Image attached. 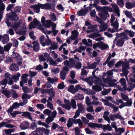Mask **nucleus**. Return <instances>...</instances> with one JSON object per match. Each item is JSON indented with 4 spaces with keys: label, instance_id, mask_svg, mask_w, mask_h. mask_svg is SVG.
<instances>
[{
    "label": "nucleus",
    "instance_id": "obj_1",
    "mask_svg": "<svg viewBox=\"0 0 135 135\" xmlns=\"http://www.w3.org/2000/svg\"><path fill=\"white\" fill-rule=\"evenodd\" d=\"M108 77L106 79L103 78V80L104 83H107L109 87H114L117 88H118L120 91H123V89L121 87L118 85L117 84L119 83L118 82L116 83H114L117 81V80L115 79H111L110 76L112 75L113 73L112 71L109 70L107 72Z\"/></svg>",
    "mask_w": 135,
    "mask_h": 135
},
{
    "label": "nucleus",
    "instance_id": "obj_2",
    "mask_svg": "<svg viewBox=\"0 0 135 135\" xmlns=\"http://www.w3.org/2000/svg\"><path fill=\"white\" fill-rule=\"evenodd\" d=\"M11 12H9L6 14V16L7 18L5 21V23L8 27H12L11 26V23L9 22V20L12 21H17L19 20L18 16L16 15L12 10L11 9Z\"/></svg>",
    "mask_w": 135,
    "mask_h": 135
},
{
    "label": "nucleus",
    "instance_id": "obj_3",
    "mask_svg": "<svg viewBox=\"0 0 135 135\" xmlns=\"http://www.w3.org/2000/svg\"><path fill=\"white\" fill-rule=\"evenodd\" d=\"M127 34H116V37L114 41V42L116 41L117 37H120V39L116 43V45L118 46H122L124 43V39L127 40L128 38L127 36Z\"/></svg>",
    "mask_w": 135,
    "mask_h": 135
},
{
    "label": "nucleus",
    "instance_id": "obj_4",
    "mask_svg": "<svg viewBox=\"0 0 135 135\" xmlns=\"http://www.w3.org/2000/svg\"><path fill=\"white\" fill-rule=\"evenodd\" d=\"M47 6L45 4H42L38 3L37 4H35L31 5L30 7L31 8H33L35 10H36V12L38 13L40 12V8L42 9L48 10L46 7Z\"/></svg>",
    "mask_w": 135,
    "mask_h": 135
},
{
    "label": "nucleus",
    "instance_id": "obj_5",
    "mask_svg": "<svg viewBox=\"0 0 135 135\" xmlns=\"http://www.w3.org/2000/svg\"><path fill=\"white\" fill-rule=\"evenodd\" d=\"M98 26L97 25H91L88 27L89 30L86 31L87 33L93 32L92 34H99V30H98Z\"/></svg>",
    "mask_w": 135,
    "mask_h": 135
},
{
    "label": "nucleus",
    "instance_id": "obj_6",
    "mask_svg": "<svg viewBox=\"0 0 135 135\" xmlns=\"http://www.w3.org/2000/svg\"><path fill=\"white\" fill-rule=\"evenodd\" d=\"M111 58V54H109V56L108 57L105 61L103 64V65H105L107 64L109 68H111L112 66L114 65L116 60L113 59L110 61Z\"/></svg>",
    "mask_w": 135,
    "mask_h": 135
},
{
    "label": "nucleus",
    "instance_id": "obj_7",
    "mask_svg": "<svg viewBox=\"0 0 135 135\" xmlns=\"http://www.w3.org/2000/svg\"><path fill=\"white\" fill-rule=\"evenodd\" d=\"M100 100L102 101L105 105L112 108L114 112H117L118 110V107L116 106L111 103H109L107 100L101 98L100 99Z\"/></svg>",
    "mask_w": 135,
    "mask_h": 135
},
{
    "label": "nucleus",
    "instance_id": "obj_8",
    "mask_svg": "<svg viewBox=\"0 0 135 135\" xmlns=\"http://www.w3.org/2000/svg\"><path fill=\"white\" fill-rule=\"evenodd\" d=\"M64 63L65 66H68L69 68H71L74 67L75 61L73 59L70 58L69 61L66 60L64 62Z\"/></svg>",
    "mask_w": 135,
    "mask_h": 135
},
{
    "label": "nucleus",
    "instance_id": "obj_9",
    "mask_svg": "<svg viewBox=\"0 0 135 135\" xmlns=\"http://www.w3.org/2000/svg\"><path fill=\"white\" fill-rule=\"evenodd\" d=\"M29 76V75L27 74H25L22 75L20 82V85L21 87H23L24 84L26 83L27 82L28 80L27 77Z\"/></svg>",
    "mask_w": 135,
    "mask_h": 135
},
{
    "label": "nucleus",
    "instance_id": "obj_10",
    "mask_svg": "<svg viewBox=\"0 0 135 135\" xmlns=\"http://www.w3.org/2000/svg\"><path fill=\"white\" fill-rule=\"evenodd\" d=\"M56 1L55 0H53L52 2L50 3H47L45 4L47 6V8L48 10H50L52 11H54L55 10V8L56 6Z\"/></svg>",
    "mask_w": 135,
    "mask_h": 135
},
{
    "label": "nucleus",
    "instance_id": "obj_11",
    "mask_svg": "<svg viewBox=\"0 0 135 135\" xmlns=\"http://www.w3.org/2000/svg\"><path fill=\"white\" fill-rule=\"evenodd\" d=\"M99 15L100 18L104 21H105L107 19L108 17H109V16L107 9L105 11L99 13Z\"/></svg>",
    "mask_w": 135,
    "mask_h": 135
},
{
    "label": "nucleus",
    "instance_id": "obj_12",
    "mask_svg": "<svg viewBox=\"0 0 135 135\" xmlns=\"http://www.w3.org/2000/svg\"><path fill=\"white\" fill-rule=\"evenodd\" d=\"M98 70V69H96L94 70L92 73V75L93 76V78L95 80V81H94V83L95 84H99L101 85L102 84V80L99 79L95 75V72Z\"/></svg>",
    "mask_w": 135,
    "mask_h": 135
},
{
    "label": "nucleus",
    "instance_id": "obj_13",
    "mask_svg": "<svg viewBox=\"0 0 135 135\" xmlns=\"http://www.w3.org/2000/svg\"><path fill=\"white\" fill-rule=\"evenodd\" d=\"M88 36L89 38L95 39L96 41H100L104 39L103 37H100L96 38L98 37L101 36V34H91Z\"/></svg>",
    "mask_w": 135,
    "mask_h": 135
},
{
    "label": "nucleus",
    "instance_id": "obj_14",
    "mask_svg": "<svg viewBox=\"0 0 135 135\" xmlns=\"http://www.w3.org/2000/svg\"><path fill=\"white\" fill-rule=\"evenodd\" d=\"M29 123L26 121H25L21 123L20 127L21 130H25L29 128Z\"/></svg>",
    "mask_w": 135,
    "mask_h": 135
},
{
    "label": "nucleus",
    "instance_id": "obj_15",
    "mask_svg": "<svg viewBox=\"0 0 135 135\" xmlns=\"http://www.w3.org/2000/svg\"><path fill=\"white\" fill-rule=\"evenodd\" d=\"M9 37L7 34H4L3 35L0 36V40L4 44L7 43L9 41Z\"/></svg>",
    "mask_w": 135,
    "mask_h": 135
},
{
    "label": "nucleus",
    "instance_id": "obj_16",
    "mask_svg": "<svg viewBox=\"0 0 135 135\" xmlns=\"http://www.w3.org/2000/svg\"><path fill=\"white\" fill-rule=\"evenodd\" d=\"M99 128H101L104 131H106L107 130L109 131H111L112 130V128L109 124L107 125H103L100 124Z\"/></svg>",
    "mask_w": 135,
    "mask_h": 135
},
{
    "label": "nucleus",
    "instance_id": "obj_17",
    "mask_svg": "<svg viewBox=\"0 0 135 135\" xmlns=\"http://www.w3.org/2000/svg\"><path fill=\"white\" fill-rule=\"evenodd\" d=\"M11 56L12 58L18 61L21 60L22 59V57L20 54L18 53L14 52H13V54Z\"/></svg>",
    "mask_w": 135,
    "mask_h": 135
},
{
    "label": "nucleus",
    "instance_id": "obj_18",
    "mask_svg": "<svg viewBox=\"0 0 135 135\" xmlns=\"http://www.w3.org/2000/svg\"><path fill=\"white\" fill-rule=\"evenodd\" d=\"M82 79L86 82L91 86L93 85V82L94 83V81H95V80L92 77H90L87 78H83Z\"/></svg>",
    "mask_w": 135,
    "mask_h": 135
},
{
    "label": "nucleus",
    "instance_id": "obj_19",
    "mask_svg": "<svg viewBox=\"0 0 135 135\" xmlns=\"http://www.w3.org/2000/svg\"><path fill=\"white\" fill-rule=\"evenodd\" d=\"M32 44H34L33 46V48L34 51L35 52H38L40 50L39 44L37 41H33Z\"/></svg>",
    "mask_w": 135,
    "mask_h": 135
},
{
    "label": "nucleus",
    "instance_id": "obj_20",
    "mask_svg": "<svg viewBox=\"0 0 135 135\" xmlns=\"http://www.w3.org/2000/svg\"><path fill=\"white\" fill-rule=\"evenodd\" d=\"M10 70L13 71H16L18 70L19 68L18 66L15 64H12L9 67Z\"/></svg>",
    "mask_w": 135,
    "mask_h": 135
},
{
    "label": "nucleus",
    "instance_id": "obj_21",
    "mask_svg": "<svg viewBox=\"0 0 135 135\" xmlns=\"http://www.w3.org/2000/svg\"><path fill=\"white\" fill-rule=\"evenodd\" d=\"M77 106L79 111L81 113H83L85 112V109L84 108V106L81 103L78 104Z\"/></svg>",
    "mask_w": 135,
    "mask_h": 135
},
{
    "label": "nucleus",
    "instance_id": "obj_22",
    "mask_svg": "<svg viewBox=\"0 0 135 135\" xmlns=\"http://www.w3.org/2000/svg\"><path fill=\"white\" fill-rule=\"evenodd\" d=\"M22 116L27 117L28 119L33 121L31 113L28 112H23L22 114L21 115Z\"/></svg>",
    "mask_w": 135,
    "mask_h": 135
},
{
    "label": "nucleus",
    "instance_id": "obj_23",
    "mask_svg": "<svg viewBox=\"0 0 135 135\" xmlns=\"http://www.w3.org/2000/svg\"><path fill=\"white\" fill-rule=\"evenodd\" d=\"M108 26L106 23L101 24L99 26L100 30H99V33L101 32L105 31L107 28Z\"/></svg>",
    "mask_w": 135,
    "mask_h": 135
},
{
    "label": "nucleus",
    "instance_id": "obj_24",
    "mask_svg": "<svg viewBox=\"0 0 135 135\" xmlns=\"http://www.w3.org/2000/svg\"><path fill=\"white\" fill-rule=\"evenodd\" d=\"M27 27L25 25H23L21 28V30L18 32H16V34H26Z\"/></svg>",
    "mask_w": 135,
    "mask_h": 135
},
{
    "label": "nucleus",
    "instance_id": "obj_25",
    "mask_svg": "<svg viewBox=\"0 0 135 135\" xmlns=\"http://www.w3.org/2000/svg\"><path fill=\"white\" fill-rule=\"evenodd\" d=\"M126 7L128 9H130L135 7V1L133 3H130L128 2H126Z\"/></svg>",
    "mask_w": 135,
    "mask_h": 135
},
{
    "label": "nucleus",
    "instance_id": "obj_26",
    "mask_svg": "<svg viewBox=\"0 0 135 135\" xmlns=\"http://www.w3.org/2000/svg\"><path fill=\"white\" fill-rule=\"evenodd\" d=\"M45 130V129L43 128H37L34 131H36L38 135H43V133Z\"/></svg>",
    "mask_w": 135,
    "mask_h": 135
},
{
    "label": "nucleus",
    "instance_id": "obj_27",
    "mask_svg": "<svg viewBox=\"0 0 135 135\" xmlns=\"http://www.w3.org/2000/svg\"><path fill=\"white\" fill-rule=\"evenodd\" d=\"M128 87L127 88V86L126 87L124 88V90H128L129 91H130L133 89L135 87V84H133L130 83V84H128Z\"/></svg>",
    "mask_w": 135,
    "mask_h": 135
},
{
    "label": "nucleus",
    "instance_id": "obj_28",
    "mask_svg": "<svg viewBox=\"0 0 135 135\" xmlns=\"http://www.w3.org/2000/svg\"><path fill=\"white\" fill-rule=\"evenodd\" d=\"M5 9L4 5H1L0 7V22L2 19L3 16V11Z\"/></svg>",
    "mask_w": 135,
    "mask_h": 135
},
{
    "label": "nucleus",
    "instance_id": "obj_29",
    "mask_svg": "<svg viewBox=\"0 0 135 135\" xmlns=\"http://www.w3.org/2000/svg\"><path fill=\"white\" fill-rule=\"evenodd\" d=\"M88 125L89 127L91 128H99L100 124H98L96 123L90 122L88 124Z\"/></svg>",
    "mask_w": 135,
    "mask_h": 135
},
{
    "label": "nucleus",
    "instance_id": "obj_30",
    "mask_svg": "<svg viewBox=\"0 0 135 135\" xmlns=\"http://www.w3.org/2000/svg\"><path fill=\"white\" fill-rule=\"evenodd\" d=\"M75 119L73 118H69L68 121V123L67 124V127L69 128L71 127L73 124V123L75 124L74 120Z\"/></svg>",
    "mask_w": 135,
    "mask_h": 135
},
{
    "label": "nucleus",
    "instance_id": "obj_31",
    "mask_svg": "<svg viewBox=\"0 0 135 135\" xmlns=\"http://www.w3.org/2000/svg\"><path fill=\"white\" fill-rule=\"evenodd\" d=\"M45 22L46 23H45V24L43 25L47 28L50 27L52 25V24L53 23L50 20H46Z\"/></svg>",
    "mask_w": 135,
    "mask_h": 135
},
{
    "label": "nucleus",
    "instance_id": "obj_32",
    "mask_svg": "<svg viewBox=\"0 0 135 135\" xmlns=\"http://www.w3.org/2000/svg\"><path fill=\"white\" fill-rule=\"evenodd\" d=\"M99 47L102 50H104L108 48V45L103 42L101 41L99 42Z\"/></svg>",
    "mask_w": 135,
    "mask_h": 135
},
{
    "label": "nucleus",
    "instance_id": "obj_33",
    "mask_svg": "<svg viewBox=\"0 0 135 135\" xmlns=\"http://www.w3.org/2000/svg\"><path fill=\"white\" fill-rule=\"evenodd\" d=\"M47 80L49 82L53 84L54 82L57 81L58 78L56 77H54L52 78L48 77L47 78Z\"/></svg>",
    "mask_w": 135,
    "mask_h": 135
},
{
    "label": "nucleus",
    "instance_id": "obj_34",
    "mask_svg": "<svg viewBox=\"0 0 135 135\" xmlns=\"http://www.w3.org/2000/svg\"><path fill=\"white\" fill-rule=\"evenodd\" d=\"M21 76V74L19 73L16 74L12 76V79L14 80V82H17L19 80V77Z\"/></svg>",
    "mask_w": 135,
    "mask_h": 135
},
{
    "label": "nucleus",
    "instance_id": "obj_35",
    "mask_svg": "<svg viewBox=\"0 0 135 135\" xmlns=\"http://www.w3.org/2000/svg\"><path fill=\"white\" fill-rule=\"evenodd\" d=\"M119 82L123 86V88H122L123 89V91L124 89V88L126 87V83L125 79L124 78H122L119 80Z\"/></svg>",
    "mask_w": 135,
    "mask_h": 135
},
{
    "label": "nucleus",
    "instance_id": "obj_36",
    "mask_svg": "<svg viewBox=\"0 0 135 135\" xmlns=\"http://www.w3.org/2000/svg\"><path fill=\"white\" fill-rule=\"evenodd\" d=\"M68 91L72 94H74L76 93V91L74 85H71L69 86L68 89Z\"/></svg>",
    "mask_w": 135,
    "mask_h": 135
},
{
    "label": "nucleus",
    "instance_id": "obj_37",
    "mask_svg": "<svg viewBox=\"0 0 135 135\" xmlns=\"http://www.w3.org/2000/svg\"><path fill=\"white\" fill-rule=\"evenodd\" d=\"M95 7L97 11L100 12L105 11V10L107 9L106 6L101 7L100 6H97V7Z\"/></svg>",
    "mask_w": 135,
    "mask_h": 135
},
{
    "label": "nucleus",
    "instance_id": "obj_38",
    "mask_svg": "<svg viewBox=\"0 0 135 135\" xmlns=\"http://www.w3.org/2000/svg\"><path fill=\"white\" fill-rule=\"evenodd\" d=\"M12 43L10 42L8 43L6 45L4 46V50L5 51L8 52L12 47Z\"/></svg>",
    "mask_w": 135,
    "mask_h": 135
},
{
    "label": "nucleus",
    "instance_id": "obj_39",
    "mask_svg": "<svg viewBox=\"0 0 135 135\" xmlns=\"http://www.w3.org/2000/svg\"><path fill=\"white\" fill-rule=\"evenodd\" d=\"M20 26V24L19 22H15L12 27L16 33L17 30Z\"/></svg>",
    "mask_w": 135,
    "mask_h": 135
},
{
    "label": "nucleus",
    "instance_id": "obj_40",
    "mask_svg": "<svg viewBox=\"0 0 135 135\" xmlns=\"http://www.w3.org/2000/svg\"><path fill=\"white\" fill-rule=\"evenodd\" d=\"M114 9V11L116 13L118 17H119L120 14L119 13V9L118 6L116 4H115L114 6L113 7Z\"/></svg>",
    "mask_w": 135,
    "mask_h": 135
},
{
    "label": "nucleus",
    "instance_id": "obj_41",
    "mask_svg": "<svg viewBox=\"0 0 135 135\" xmlns=\"http://www.w3.org/2000/svg\"><path fill=\"white\" fill-rule=\"evenodd\" d=\"M118 21L116 20L115 22L112 23L111 24V25L113 27V28L116 30H117L118 27Z\"/></svg>",
    "mask_w": 135,
    "mask_h": 135
},
{
    "label": "nucleus",
    "instance_id": "obj_42",
    "mask_svg": "<svg viewBox=\"0 0 135 135\" xmlns=\"http://www.w3.org/2000/svg\"><path fill=\"white\" fill-rule=\"evenodd\" d=\"M40 43L43 46H45L46 45V44L45 43L46 40L44 36L42 35V37L40 38Z\"/></svg>",
    "mask_w": 135,
    "mask_h": 135
},
{
    "label": "nucleus",
    "instance_id": "obj_43",
    "mask_svg": "<svg viewBox=\"0 0 135 135\" xmlns=\"http://www.w3.org/2000/svg\"><path fill=\"white\" fill-rule=\"evenodd\" d=\"M70 105L71 107L74 109H75L76 107V102L74 99H72L70 103Z\"/></svg>",
    "mask_w": 135,
    "mask_h": 135
},
{
    "label": "nucleus",
    "instance_id": "obj_44",
    "mask_svg": "<svg viewBox=\"0 0 135 135\" xmlns=\"http://www.w3.org/2000/svg\"><path fill=\"white\" fill-rule=\"evenodd\" d=\"M74 121L75 124H79V127L80 128H82V126L83 125V123L80 119H75Z\"/></svg>",
    "mask_w": 135,
    "mask_h": 135
},
{
    "label": "nucleus",
    "instance_id": "obj_45",
    "mask_svg": "<svg viewBox=\"0 0 135 135\" xmlns=\"http://www.w3.org/2000/svg\"><path fill=\"white\" fill-rule=\"evenodd\" d=\"M48 61L49 62V64L53 66H56L57 65L56 62L53 60V58L51 57L50 58L48 59Z\"/></svg>",
    "mask_w": 135,
    "mask_h": 135
},
{
    "label": "nucleus",
    "instance_id": "obj_46",
    "mask_svg": "<svg viewBox=\"0 0 135 135\" xmlns=\"http://www.w3.org/2000/svg\"><path fill=\"white\" fill-rule=\"evenodd\" d=\"M86 9L80 10L78 12V14L79 16H83L87 13Z\"/></svg>",
    "mask_w": 135,
    "mask_h": 135
},
{
    "label": "nucleus",
    "instance_id": "obj_47",
    "mask_svg": "<svg viewBox=\"0 0 135 135\" xmlns=\"http://www.w3.org/2000/svg\"><path fill=\"white\" fill-rule=\"evenodd\" d=\"M55 92L53 90L52 88H50L48 89V93L50 94L49 96L54 97L55 95Z\"/></svg>",
    "mask_w": 135,
    "mask_h": 135
},
{
    "label": "nucleus",
    "instance_id": "obj_48",
    "mask_svg": "<svg viewBox=\"0 0 135 135\" xmlns=\"http://www.w3.org/2000/svg\"><path fill=\"white\" fill-rule=\"evenodd\" d=\"M56 103L58 104L60 106L62 107L65 109H68V107H67L65 105V104L62 103V102L59 99H57V101Z\"/></svg>",
    "mask_w": 135,
    "mask_h": 135
},
{
    "label": "nucleus",
    "instance_id": "obj_49",
    "mask_svg": "<svg viewBox=\"0 0 135 135\" xmlns=\"http://www.w3.org/2000/svg\"><path fill=\"white\" fill-rule=\"evenodd\" d=\"M127 100H126V102L124 103L126 106L130 107L131 106L132 104V99L131 98L128 99Z\"/></svg>",
    "mask_w": 135,
    "mask_h": 135
},
{
    "label": "nucleus",
    "instance_id": "obj_50",
    "mask_svg": "<svg viewBox=\"0 0 135 135\" xmlns=\"http://www.w3.org/2000/svg\"><path fill=\"white\" fill-rule=\"evenodd\" d=\"M2 93L3 94L5 95L7 98L10 97L11 93L9 91L7 90H3L2 91Z\"/></svg>",
    "mask_w": 135,
    "mask_h": 135
},
{
    "label": "nucleus",
    "instance_id": "obj_51",
    "mask_svg": "<svg viewBox=\"0 0 135 135\" xmlns=\"http://www.w3.org/2000/svg\"><path fill=\"white\" fill-rule=\"evenodd\" d=\"M92 88L93 90L96 91H100L102 90V88L100 86L97 85L93 86Z\"/></svg>",
    "mask_w": 135,
    "mask_h": 135
},
{
    "label": "nucleus",
    "instance_id": "obj_52",
    "mask_svg": "<svg viewBox=\"0 0 135 135\" xmlns=\"http://www.w3.org/2000/svg\"><path fill=\"white\" fill-rule=\"evenodd\" d=\"M64 102L65 103V105L67 107L69 106L68 108V109H66L68 110H70L71 109V106L70 105V101L69 100H67L66 99H65L64 100Z\"/></svg>",
    "mask_w": 135,
    "mask_h": 135
},
{
    "label": "nucleus",
    "instance_id": "obj_53",
    "mask_svg": "<svg viewBox=\"0 0 135 135\" xmlns=\"http://www.w3.org/2000/svg\"><path fill=\"white\" fill-rule=\"evenodd\" d=\"M60 78L63 80H64L65 79L66 74V72L62 70L60 72Z\"/></svg>",
    "mask_w": 135,
    "mask_h": 135
},
{
    "label": "nucleus",
    "instance_id": "obj_54",
    "mask_svg": "<svg viewBox=\"0 0 135 135\" xmlns=\"http://www.w3.org/2000/svg\"><path fill=\"white\" fill-rule=\"evenodd\" d=\"M51 46L50 47H49L51 50L52 49L54 50L56 49L58 47L57 45V43L56 42L53 43L52 44H51Z\"/></svg>",
    "mask_w": 135,
    "mask_h": 135
},
{
    "label": "nucleus",
    "instance_id": "obj_55",
    "mask_svg": "<svg viewBox=\"0 0 135 135\" xmlns=\"http://www.w3.org/2000/svg\"><path fill=\"white\" fill-rule=\"evenodd\" d=\"M75 97L77 98L76 99H79L80 100H81L84 98L83 95L81 94H76L75 95Z\"/></svg>",
    "mask_w": 135,
    "mask_h": 135
},
{
    "label": "nucleus",
    "instance_id": "obj_56",
    "mask_svg": "<svg viewBox=\"0 0 135 135\" xmlns=\"http://www.w3.org/2000/svg\"><path fill=\"white\" fill-rule=\"evenodd\" d=\"M12 44L14 47L17 48L18 46V41L16 39H14L12 41Z\"/></svg>",
    "mask_w": 135,
    "mask_h": 135
},
{
    "label": "nucleus",
    "instance_id": "obj_57",
    "mask_svg": "<svg viewBox=\"0 0 135 135\" xmlns=\"http://www.w3.org/2000/svg\"><path fill=\"white\" fill-rule=\"evenodd\" d=\"M97 65L96 63L94 62L88 66V68L90 69H95Z\"/></svg>",
    "mask_w": 135,
    "mask_h": 135
},
{
    "label": "nucleus",
    "instance_id": "obj_58",
    "mask_svg": "<svg viewBox=\"0 0 135 135\" xmlns=\"http://www.w3.org/2000/svg\"><path fill=\"white\" fill-rule=\"evenodd\" d=\"M117 3L120 7H122L124 5V2L123 0H117Z\"/></svg>",
    "mask_w": 135,
    "mask_h": 135
},
{
    "label": "nucleus",
    "instance_id": "obj_59",
    "mask_svg": "<svg viewBox=\"0 0 135 135\" xmlns=\"http://www.w3.org/2000/svg\"><path fill=\"white\" fill-rule=\"evenodd\" d=\"M121 96L122 98L124 100L126 101L129 98L128 96L122 93H121Z\"/></svg>",
    "mask_w": 135,
    "mask_h": 135
},
{
    "label": "nucleus",
    "instance_id": "obj_60",
    "mask_svg": "<svg viewBox=\"0 0 135 135\" xmlns=\"http://www.w3.org/2000/svg\"><path fill=\"white\" fill-rule=\"evenodd\" d=\"M31 97L30 95L26 94V93L23 94L22 97L23 100L26 99H29Z\"/></svg>",
    "mask_w": 135,
    "mask_h": 135
},
{
    "label": "nucleus",
    "instance_id": "obj_61",
    "mask_svg": "<svg viewBox=\"0 0 135 135\" xmlns=\"http://www.w3.org/2000/svg\"><path fill=\"white\" fill-rule=\"evenodd\" d=\"M53 24H54V25L52 26V28L53 32V34H57L58 33V31L55 29L56 25L54 23H53Z\"/></svg>",
    "mask_w": 135,
    "mask_h": 135
},
{
    "label": "nucleus",
    "instance_id": "obj_62",
    "mask_svg": "<svg viewBox=\"0 0 135 135\" xmlns=\"http://www.w3.org/2000/svg\"><path fill=\"white\" fill-rule=\"evenodd\" d=\"M60 70L58 68H54L51 69V72L55 74H57L59 72Z\"/></svg>",
    "mask_w": 135,
    "mask_h": 135
},
{
    "label": "nucleus",
    "instance_id": "obj_63",
    "mask_svg": "<svg viewBox=\"0 0 135 135\" xmlns=\"http://www.w3.org/2000/svg\"><path fill=\"white\" fill-rule=\"evenodd\" d=\"M37 127V124L34 122H32L30 127V128L32 130H34Z\"/></svg>",
    "mask_w": 135,
    "mask_h": 135
},
{
    "label": "nucleus",
    "instance_id": "obj_64",
    "mask_svg": "<svg viewBox=\"0 0 135 135\" xmlns=\"http://www.w3.org/2000/svg\"><path fill=\"white\" fill-rule=\"evenodd\" d=\"M76 135H80V129L78 127H76L74 129Z\"/></svg>",
    "mask_w": 135,
    "mask_h": 135
}]
</instances>
